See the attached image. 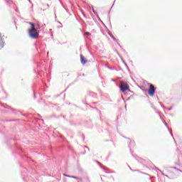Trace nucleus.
<instances>
[{
    "mask_svg": "<svg viewBox=\"0 0 182 182\" xmlns=\"http://www.w3.org/2000/svg\"><path fill=\"white\" fill-rule=\"evenodd\" d=\"M28 23L31 26V28L28 30V34L30 38H31L32 39H37V38H39V33L36 32L35 24L32 22H30Z\"/></svg>",
    "mask_w": 182,
    "mask_h": 182,
    "instance_id": "1",
    "label": "nucleus"
},
{
    "mask_svg": "<svg viewBox=\"0 0 182 182\" xmlns=\"http://www.w3.org/2000/svg\"><path fill=\"white\" fill-rule=\"evenodd\" d=\"M119 88L122 93H126L127 90L130 92V85H129V84H127L126 82H121Z\"/></svg>",
    "mask_w": 182,
    "mask_h": 182,
    "instance_id": "2",
    "label": "nucleus"
},
{
    "mask_svg": "<svg viewBox=\"0 0 182 182\" xmlns=\"http://www.w3.org/2000/svg\"><path fill=\"white\" fill-rule=\"evenodd\" d=\"M156 94V88L154 87V85H153V84H150L149 85V89L148 90V95H149V96H154V95Z\"/></svg>",
    "mask_w": 182,
    "mask_h": 182,
    "instance_id": "3",
    "label": "nucleus"
},
{
    "mask_svg": "<svg viewBox=\"0 0 182 182\" xmlns=\"http://www.w3.org/2000/svg\"><path fill=\"white\" fill-rule=\"evenodd\" d=\"M80 60L82 65H85V63H87V60L85 58V56H83V55H80Z\"/></svg>",
    "mask_w": 182,
    "mask_h": 182,
    "instance_id": "4",
    "label": "nucleus"
},
{
    "mask_svg": "<svg viewBox=\"0 0 182 182\" xmlns=\"http://www.w3.org/2000/svg\"><path fill=\"white\" fill-rule=\"evenodd\" d=\"M5 46V42L4 41V38H2V36H0V50L4 48Z\"/></svg>",
    "mask_w": 182,
    "mask_h": 182,
    "instance_id": "5",
    "label": "nucleus"
},
{
    "mask_svg": "<svg viewBox=\"0 0 182 182\" xmlns=\"http://www.w3.org/2000/svg\"><path fill=\"white\" fill-rule=\"evenodd\" d=\"M69 177H70V178H77V176H69Z\"/></svg>",
    "mask_w": 182,
    "mask_h": 182,
    "instance_id": "6",
    "label": "nucleus"
},
{
    "mask_svg": "<svg viewBox=\"0 0 182 182\" xmlns=\"http://www.w3.org/2000/svg\"><path fill=\"white\" fill-rule=\"evenodd\" d=\"M63 176H65V177H70V176L66 175V174H63Z\"/></svg>",
    "mask_w": 182,
    "mask_h": 182,
    "instance_id": "7",
    "label": "nucleus"
},
{
    "mask_svg": "<svg viewBox=\"0 0 182 182\" xmlns=\"http://www.w3.org/2000/svg\"><path fill=\"white\" fill-rule=\"evenodd\" d=\"M85 35H90V33H89V32H85Z\"/></svg>",
    "mask_w": 182,
    "mask_h": 182,
    "instance_id": "8",
    "label": "nucleus"
}]
</instances>
